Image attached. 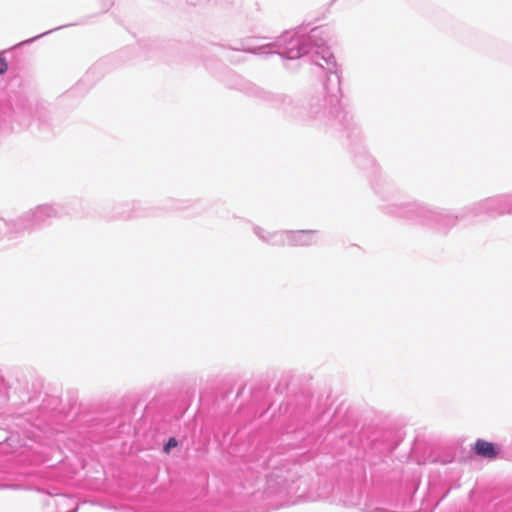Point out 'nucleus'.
<instances>
[{"instance_id": "4", "label": "nucleus", "mask_w": 512, "mask_h": 512, "mask_svg": "<svg viewBox=\"0 0 512 512\" xmlns=\"http://www.w3.org/2000/svg\"><path fill=\"white\" fill-rule=\"evenodd\" d=\"M8 69L7 61L4 58H0V74H4Z\"/></svg>"}, {"instance_id": "1", "label": "nucleus", "mask_w": 512, "mask_h": 512, "mask_svg": "<svg viewBox=\"0 0 512 512\" xmlns=\"http://www.w3.org/2000/svg\"><path fill=\"white\" fill-rule=\"evenodd\" d=\"M472 450L479 457L486 459H494L498 456L500 452V447L484 439H477L473 445Z\"/></svg>"}, {"instance_id": "3", "label": "nucleus", "mask_w": 512, "mask_h": 512, "mask_svg": "<svg viewBox=\"0 0 512 512\" xmlns=\"http://www.w3.org/2000/svg\"><path fill=\"white\" fill-rule=\"evenodd\" d=\"M177 446H178V441L176 440V438L171 437V438L168 440V442L164 445L163 450H164V452H165V453H167V454H168V453L170 452V449H171V448H175V447H177Z\"/></svg>"}, {"instance_id": "2", "label": "nucleus", "mask_w": 512, "mask_h": 512, "mask_svg": "<svg viewBox=\"0 0 512 512\" xmlns=\"http://www.w3.org/2000/svg\"><path fill=\"white\" fill-rule=\"evenodd\" d=\"M303 237H304V233L303 232H292L288 236L290 243H295V244L296 243L302 244L303 243V241H302Z\"/></svg>"}]
</instances>
